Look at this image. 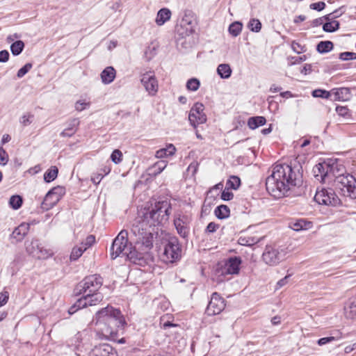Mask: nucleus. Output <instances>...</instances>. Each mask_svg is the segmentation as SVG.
Here are the masks:
<instances>
[{"label": "nucleus", "mask_w": 356, "mask_h": 356, "mask_svg": "<svg viewBox=\"0 0 356 356\" xmlns=\"http://www.w3.org/2000/svg\"><path fill=\"white\" fill-rule=\"evenodd\" d=\"M302 183V175L298 168L286 163L277 164L266 178V187L270 195L279 199L287 196L293 187Z\"/></svg>", "instance_id": "nucleus-1"}, {"label": "nucleus", "mask_w": 356, "mask_h": 356, "mask_svg": "<svg viewBox=\"0 0 356 356\" xmlns=\"http://www.w3.org/2000/svg\"><path fill=\"white\" fill-rule=\"evenodd\" d=\"M171 206L166 202H156L152 208L145 209L135 220L131 226L133 234H152L148 228L165 222L170 213Z\"/></svg>", "instance_id": "nucleus-2"}, {"label": "nucleus", "mask_w": 356, "mask_h": 356, "mask_svg": "<svg viewBox=\"0 0 356 356\" xmlns=\"http://www.w3.org/2000/svg\"><path fill=\"white\" fill-rule=\"evenodd\" d=\"M96 334L101 339L116 340L118 332L126 324L120 310L109 305L96 313Z\"/></svg>", "instance_id": "nucleus-3"}, {"label": "nucleus", "mask_w": 356, "mask_h": 356, "mask_svg": "<svg viewBox=\"0 0 356 356\" xmlns=\"http://www.w3.org/2000/svg\"><path fill=\"white\" fill-rule=\"evenodd\" d=\"M134 235L136 237L135 246L134 248L130 247L129 250L124 252V255L133 264L143 266L146 264L149 257V251L153 248L154 236L152 234Z\"/></svg>", "instance_id": "nucleus-4"}, {"label": "nucleus", "mask_w": 356, "mask_h": 356, "mask_svg": "<svg viewBox=\"0 0 356 356\" xmlns=\"http://www.w3.org/2000/svg\"><path fill=\"white\" fill-rule=\"evenodd\" d=\"M314 177L321 182H330L338 176L345 175L344 167L339 164L336 159H328L313 168Z\"/></svg>", "instance_id": "nucleus-5"}, {"label": "nucleus", "mask_w": 356, "mask_h": 356, "mask_svg": "<svg viewBox=\"0 0 356 356\" xmlns=\"http://www.w3.org/2000/svg\"><path fill=\"white\" fill-rule=\"evenodd\" d=\"M334 185L342 195L351 199L356 198V179L353 175L346 174L338 176L337 179H334Z\"/></svg>", "instance_id": "nucleus-6"}, {"label": "nucleus", "mask_w": 356, "mask_h": 356, "mask_svg": "<svg viewBox=\"0 0 356 356\" xmlns=\"http://www.w3.org/2000/svg\"><path fill=\"white\" fill-rule=\"evenodd\" d=\"M102 284L103 279L99 275H91L86 277L77 284L75 293L76 295L97 293L102 286Z\"/></svg>", "instance_id": "nucleus-7"}, {"label": "nucleus", "mask_w": 356, "mask_h": 356, "mask_svg": "<svg viewBox=\"0 0 356 356\" xmlns=\"http://www.w3.org/2000/svg\"><path fill=\"white\" fill-rule=\"evenodd\" d=\"M287 253L285 248L267 245L262 254V259L266 264L276 266L286 258Z\"/></svg>", "instance_id": "nucleus-8"}, {"label": "nucleus", "mask_w": 356, "mask_h": 356, "mask_svg": "<svg viewBox=\"0 0 356 356\" xmlns=\"http://www.w3.org/2000/svg\"><path fill=\"white\" fill-rule=\"evenodd\" d=\"M181 247L176 236L170 237L164 246L163 259L166 263H173L180 259Z\"/></svg>", "instance_id": "nucleus-9"}, {"label": "nucleus", "mask_w": 356, "mask_h": 356, "mask_svg": "<svg viewBox=\"0 0 356 356\" xmlns=\"http://www.w3.org/2000/svg\"><path fill=\"white\" fill-rule=\"evenodd\" d=\"M128 244V232L122 229L116 238L114 239L111 247V257L112 259H116L121 254L124 255L125 252L129 250Z\"/></svg>", "instance_id": "nucleus-10"}, {"label": "nucleus", "mask_w": 356, "mask_h": 356, "mask_svg": "<svg viewBox=\"0 0 356 356\" xmlns=\"http://www.w3.org/2000/svg\"><path fill=\"white\" fill-rule=\"evenodd\" d=\"M314 200L320 204L336 207L341 204V200L332 188H323L316 191Z\"/></svg>", "instance_id": "nucleus-11"}, {"label": "nucleus", "mask_w": 356, "mask_h": 356, "mask_svg": "<svg viewBox=\"0 0 356 356\" xmlns=\"http://www.w3.org/2000/svg\"><path fill=\"white\" fill-rule=\"evenodd\" d=\"M65 194V189L62 186L51 188L45 195L41 202L40 207L44 211H48L54 207Z\"/></svg>", "instance_id": "nucleus-12"}, {"label": "nucleus", "mask_w": 356, "mask_h": 356, "mask_svg": "<svg viewBox=\"0 0 356 356\" xmlns=\"http://www.w3.org/2000/svg\"><path fill=\"white\" fill-rule=\"evenodd\" d=\"M191 218L188 215L177 213L174 218V225L177 234L184 239H187L190 233Z\"/></svg>", "instance_id": "nucleus-13"}, {"label": "nucleus", "mask_w": 356, "mask_h": 356, "mask_svg": "<svg viewBox=\"0 0 356 356\" xmlns=\"http://www.w3.org/2000/svg\"><path fill=\"white\" fill-rule=\"evenodd\" d=\"M140 83L150 96H155L159 90L157 79L153 72H147L140 76Z\"/></svg>", "instance_id": "nucleus-14"}, {"label": "nucleus", "mask_w": 356, "mask_h": 356, "mask_svg": "<svg viewBox=\"0 0 356 356\" xmlns=\"http://www.w3.org/2000/svg\"><path fill=\"white\" fill-rule=\"evenodd\" d=\"M241 259L239 257H232L227 259L218 269L220 275H236L239 273Z\"/></svg>", "instance_id": "nucleus-15"}, {"label": "nucleus", "mask_w": 356, "mask_h": 356, "mask_svg": "<svg viewBox=\"0 0 356 356\" xmlns=\"http://www.w3.org/2000/svg\"><path fill=\"white\" fill-rule=\"evenodd\" d=\"M26 249L29 254L38 259H47L51 255V252L49 250L44 248L38 239H33L26 245Z\"/></svg>", "instance_id": "nucleus-16"}, {"label": "nucleus", "mask_w": 356, "mask_h": 356, "mask_svg": "<svg viewBox=\"0 0 356 356\" xmlns=\"http://www.w3.org/2000/svg\"><path fill=\"white\" fill-rule=\"evenodd\" d=\"M225 307V300L216 292L211 295L205 313L208 316L219 314Z\"/></svg>", "instance_id": "nucleus-17"}, {"label": "nucleus", "mask_w": 356, "mask_h": 356, "mask_svg": "<svg viewBox=\"0 0 356 356\" xmlns=\"http://www.w3.org/2000/svg\"><path fill=\"white\" fill-rule=\"evenodd\" d=\"M90 356H117V353L111 346L104 343L95 346Z\"/></svg>", "instance_id": "nucleus-18"}, {"label": "nucleus", "mask_w": 356, "mask_h": 356, "mask_svg": "<svg viewBox=\"0 0 356 356\" xmlns=\"http://www.w3.org/2000/svg\"><path fill=\"white\" fill-rule=\"evenodd\" d=\"M30 228V225L28 223H22L17 227H16L13 232L11 236L16 241H21L23 240L24 236L27 234Z\"/></svg>", "instance_id": "nucleus-19"}, {"label": "nucleus", "mask_w": 356, "mask_h": 356, "mask_svg": "<svg viewBox=\"0 0 356 356\" xmlns=\"http://www.w3.org/2000/svg\"><path fill=\"white\" fill-rule=\"evenodd\" d=\"M116 76V71L114 67L111 66L106 67L100 74L102 82L104 84H110L112 83Z\"/></svg>", "instance_id": "nucleus-20"}, {"label": "nucleus", "mask_w": 356, "mask_h": 356, "mask_svg": "<svg viewBox=\"0 0 356 356\" xmlns=\"http://www.w3.org/2000/svg\"><path fill=\"white\" fill-rule=\"evenodd\" d=\"M171 15L172 13L170 9L167 8H161L157 13L155 22L158 26H162L170 20Z\"/></svg>", "instance_id": "nucleus-21"}, {"label": "nucleus", "mask_w": 356, "mask_h": 356, "mask_svg": "<svg viewBox=\"0 0 356 356\" xmlns=\"http://www.w3.org/2000/svg\"><path fill=\"white\" fill-rule=\"evenodd\" d=\"M79 124V119H77V118L72 119L69 122L67 127L60 133V136L63 137H71L76 133Z\"/></svg>", "instance_id": "nucleus-22"}, {"label": "nucleus", "mask_w": 356, "mask_h": 356, "mask_svg": "<svg viewBox=\"0 0 356 356\" xmlns=\"http://www.w3.org/2000/svg\"><path fill=\"white\" fill-rule=\"evenodd\" d=\"M334 100L346 101L350 97V91L348 88H340L332 90Z\"/></svg>", "instance_id": "nucleus-23"}, {"label": "nucleus", "mask_w": 356, "mask_h": 356, "mask_svg": "<svg viewBox=\"0 0 356 356\" xmlns=\"http://www.w3.org/2000/svg\"><path fill=\"white\" fill-rule=\"evenodd\" d=\"M110 172L111 168L109 166H104L99 169L96 173L92 174L91 176V181L93 184L97 185L100 183L103 177L108 175Z\"/></svg>", "instance_id": "nucleus-24"}, {"label": "nucleus", "mask_w": 356, "mask_h": 356, "mask_svg": "<svg viewBox=\"0 0 356 356\" xmlns=\"http://www.w3.org/2000/svg\"><path fill=\"white\" fill-rule=\"evenodd\" d=\"M345 316L348 318L356 319V298H352L345 307Z\"/></svg>", "instance_id": "nucleus-25"}, {"label": "nucleus", "mask_w": 356, "mask_h": 356, "mask_svg": "<svg viewBox=\"0 0 356 356\" xmlns=\"http://www.w3.org/2000/svg\"><path fill=\"white\" fill-rule=\"evenodd\" d=\"M88 306V296H83L78 299L76 302L69 309L70 314H74L77 310Z\"/></svg>", "instance_id": "nucleus-26"}, {"label": "nucleus", "mask_w": 356, "mask_h": 356, "mask_svg": "<svg viewBox=\"0 0 356 356\" xmlns=\"http://www.w3.org/2000/svg\"><path fill=\"white\" fill-rule=\"evenodd\" d=\"M176 152V148L172 144H169L165 148H162L156 152V157L161 159L172 156Z\"/></svg>", "instance_id": "nucleus-27"}, {"label": "nucleus", "mask_w": 356, "mask_h": 356, "mask_svg": "<svg viewBox=\"0 0 356 356\" xmlns=\"http://www.w3.org/2000/svg\"><path fill=\"white\" fill-rule=\"evenodd\" d=\"M266 120L263 116L251 117L248 119V125L250 129H255L260 126L266 124Z\"/></svg>", "instance_id": "nucleus-28"}, {"label": "nucleus", "mask_w": 356, "mask_h": 356, "mask_svg": "<svg viewBox=\"0 0 356 356\" xmlns=\"http://www.w3.org/2000/svg\"><path fill=\"white\" fill-rule=\"evenodd\" d=\"M232 72V69L228 64H220L217 67V73L221 79L229 78Z\"/></svg>", "instance_id": "nucleus-29"}, {"label": "nucleus", "mask_w": 356, "mask_h": 356, "mask_svg": "<svg viewBox=\"0 0 356 356\" xmlns=\"http://www.w3.org/2000/svg\"><path fill=\"white\" fill-rule=\"evenodd\" d=\"M167 166V163L165 161H160L155 163L151 168H149V175L156 176L160 174Z\"/></svg>", "instance_id": "nucleus-30"}, {"label": "nucleus", "mask_w": 356, "mask_h": 356, "mask_svg": "<svg viewBox=\"0 0 356 356\" xmlns=\"http://www.w3.org/2000/svg\"><path fill=\"white\" fill-rule=\"evenodd\" d=\"M312 227V222L303 219H300L293 222L291 227L295 231H300L302 229H308Z\"/></svg>", "instance_id": "nucleus-31"}, {"label": "nucleus", "mask_w": 356, "mask_h": 356, "mask_svg": "<svg viewBox=\"0 0 356 356\" xmlns=\"http://www.w3.org/2000/svg\"><path fill=\"white\" fill-rule=\"evenodd\" d=\"M216 216L218 219H224L229 216L230 210L227 205H220L214 211Z\"/></svg>", "instance_id": "nucleus-32"}, {"label": "nucleus", "mask_w": 356, "mask_h": 356, "mask_svg": "<svg viewBox=\"0 0 356 356\" xmlns=\"http://www.w3.org/2000/svg\"><path fill=\"white\" fill-rule=\"evenodd\" d=\"M188 120L191 124L195 128L207 121V116L204 113L194 114L193 118H191V114L188 115Z\"/></svg>", "instance_id": "nucleus-33"}, {"label": "nucleus", "mask_w": 356, "mask_h": 356, "mask_svg": "<svg viewBox=\"0 0 356 356\" xmlns=\"http://www.w3.org/2000/svg\"><path fill=\"white\" fill-rule=\"evenodd\" d=\"M334 44L331 41H321L316 47V50L321 54H325L332 50Z\"/></svg>", "instance_id": "nucleus-34"}, {"label": "nucleus", "mask_w": 356, "mask_h": 356, "mask_svg": "<svg viewBox=\"0 0 356 356\" xmlns=\"http://www.w3.org/2000/svg\"><path fill=\"white\" fill-rule=\"evenodd\" d=\"M58 169L56 166H51L48 169L44 175V179L46 182L49 183L54 181L58 176Z\"/></svg>", "instance_id": "nucleus-35"}, {"label": "nucleus", "mask_w": 356, "mask_h": 356, "mask_svg": "<svg viewBox=\"0 0 356 356\" xmlns=\"http://www.w3.org/2000/svg\"><path fill=\"white\" fill-rule=\"evenodd\" d=\"M88 306L96 305L103 300V295L99 293H87Z\"/></svg>", "instance_id": "nucleus-36"}, {"label": "nucleus", "mask_w": 356, "mask_h": 356, "mask_svg": "<svg viewBox=\"0 0 356 356\" xmlns=\"http://www.w3.org/2000/svg\"><path fill=\"white\" fill-rule=\"evenodd\" d=\"M24 43L22 40H17L10 45V51L14 56L19 55L23 51Z\"/></svg>", "instance_id": "nucleus-37"}, {"label": "nucleus", "mask_w": 356, "mask_h": 356, "mask_svg": "<svg viewBox=\"0 0 356 356\" xmlns=\"http://www.w3.org/2000/svg\"><path fill=\"white\" fill-rule=\"evenodd\" d=\"M339 29V22L336 20L327 22L323 25V30L325 32L332 33Z\"/></svg>", "instance_id": "nucleus-38"}, {"label": "nucleus", "mask_w": 356, "mask_h": 356, "mask_svg": "<svg viewBox=\"0 0 356 356\" xmlns=\"http://www.w3.org/2000/svg\"><path fill=\"white\" fill-rule=\"evenodd\" d=\"M242 27V23L239 22H234L229 25V32L232 36L236 37L241 33Z\"/></svg>", "instance_id": "nucleus-39"}, {"label": "nucleus", "mask_w": 356, "mask_h": 356, "mask_svg": "<svg viewBox=\"0 0 356 356\" xmlns=\"http://www.w3.org/2000/svg\"><path fill=\"white\" fill-rule=\"evenodd\" d=\"M241 185V179L237 176H231L226 183L227 187L236 190Z\"/></svg>", "instance_id": "nucleus-40"}, {"label": "nucleus", "mask_w": 356, "mask_h": 356, "mask_svg": "<svg viewBox=\"0 0 356 356\" xmlns=\"http://www.w3.org/2000/svg\"><path fill=\"white\" fill-rule=\"evenodd\" d=\"M86 250V248H84L81 245L80 246L74 247L70 254V260H77Z\"/></svg>", "instance_id": "nucleus-41"}, {"label": "nucleus", "mask_w": 356, "mask_h": 356, "mask_svg": "<svg viewBox=\"0 0 356 356\" xmlns=\"http://www.w3.org/2000/svg\"><path fill=\"white\" fill-rule=\"evenodd\" d=\"M248 28L253 32L258 33L261 29V23L257 19H251L248 24Z\"/></svg>", "instance_id": "nucleus-42"}, {"label": "nucleus", "mask_w": 356, "mask_h": 356, "mask_svg": "<svg viewBox=\"0 0 356 356\" xmlns=\"http://www.w3.org/2000/svg\"><path fill=\"white\" fill-rule=\"evenodd\" d=\"M9 204L14 209H18L22 204V198L19 195H13L9 200Z\"/></svg>", "instance_id": "nucleus-43"}, {"label": "nucleus", "mask_w": 356, "mask_h": 356, "mask_svg": "<svg viewBox=\"0 0 356 356\" xmlns=\"http://www.w3.org/2000/svg\"><path fill=\"white\" fill-rule=\"evenodd\" d=\"M200 85V81L196 78H192L188 80L186 83V88L191 91H196Z\"/></svg>", "instance_id": "nucleus-44"}, {"label": "nucleus", "mask_w": 356, "mask_h": 356, "mask_svg": "<svg viewBox=\"0 0 356 356\" xmlns=\"http://www.w3.org/2000/svg\"><path fill=\"white\" fill-rule=\"evenodd\" d=\"M339 339H341V334L338 333L336 336L321 338L318 340L317 343L319 346H322L323 345L331 343V342L338 340Z\"/></svg>", "instance_id": "nucleus-45"}, {"label": "nucleus", "mask_w": 356, "mask_h": 356, "mask_svg": "<svg viewBox=\"0 0 356 356\" xmlns=\"http://www.w3.org/2000/svg\"><path fill=\"white\" fill-rule=\"evenodd\" d=\"M331 94L329 91L322 89H316L312 92V96L314 97H321L323 99H328Z\"/></svg>", "instance_id": "nucleus-46"}, {"label": "nucleus", "mask_w": 356, "mask_h": 356, "mask_svg": "<svg viewBox=\"0 0 356 356\" xmlns=\"http://www.w3.org/2000/svg\"><path fill=\"white\" fill-rule=\"evenodd\" d=\"M204 108L202 104L198 102L195 103L190 111L189 114H191V118H193L194 114L204 113L203 112Z\"/></svg>", "instance_id": "nucleus-47"}, {"label": "nucleus", "mask_w": 356, "mask_h": 356, "mask_svg": "<svg viewBox=\"0 0 356 356\" xmlns=\"http://www.w3.org/2000/svg\"><path fill=\"white\" fill-rule=\"evenodd\" d=\"M111 161L115 163H120L122 160V153L119 149H115L111 155Z\"/></svg>", "instance_id": "nucleus-48"}, {"label": "nucleus", "mask_w": 356, "mask_h": 356, "mask_svg": "<svg viewBox=\"0 0 356 356\" xmlns=\"http://www.w3.org/2000/svg\"><path fill=\"white\" fill-rule=\"evenodd\" d=\"M339 58L341 60H356V53L345 51L339 54Z\"/></svg>", "instance_id": "nucleus-49"}, {"label": "nucleus", "mask_w": 356, "mask_h": 356, "mask_svg": "<svg viewBox=\"0 0 356 356\" xmlns=\"http://www.w3.org/2000/svg\"><path fill=\"white\" fill-rule=\"evenodd\" d=\"M33 65L31 63H26L25 65H24L22 68H20L17 73V76L18 78H22L26 73L29 72V71L32 68Z\"/></svg>", "instance_id": "nucleus-50"}, {"label": "nucleus", "mask_w": 356, "mask_h": 356, "mask_svg": "<svg viewBox=\"0 0 356 356\" xmlns=\"http://www.w3.org/2000/svg\"><path fill=\"white\" fill-rule=\"evenodd\" d=\"M95 243V237L94 235H89L81 245L87 250Z\"/></svg>", "instance_id": "nucleus-51"}, {"label": "nucleus", "mask_w": 356, "mask_h": 356, "mask_svg": "<svg viewBox=\"0 0 356 356\" xmlns=\"http://www.w3.org/2000/svg\"><path fill=\"white\" fill-rule=\"evenodd\" d=\"M291 47L294 51H296L298 54H300L302 52H305L306 51V48L305 46L301 45L298 42H296L295 41L292 42Z\"/></svg>", "instance_id": "nucleus-52"}, {"label": "nucleus", "mask_w": 356, "mask_h": 356, "mask_svg": "<svg viewBox=\"0 0 356 356\" xmlns=\"http://www.w3.org/2000/svg\"><path fill=\"white\" fill-rule=\"evenodd\" d=\"M8 161V155L3 147H0V164L6 165Z\"/></svg>", "instance_id": "nucleus-53"}, {"label": "nucleus", "mask_w": 356, "mask_h": 356, "mask_svg": "<svg viewBox=\"0 0 356 356\" xmlns=\"http://www.w3.org/2000/svg\"><path fill=\"white\" fill-rule=\"evenodd\" d=\"M325 7V3L323 1H319L310 4L309 8L312 10L321 11Z\"/></svg>", "instance_id": "nucleus-54"}, {"label": "nucleus", "mask_w": 356, "mask_h": 356, "mask_svg": "<svg viewBox=\"0 0 356 356\" xmlns=\"http://www.w3.org/2000/svg\"><path fill=\"white\" fill-rule=\"evenodd\" d=\"M234 197L233 193L230 192L226 189L223 190L221 193V199L224 201H228L232 200Z\"/></svg>", "instance_id": "nucleus-55"}, {"label": "nucleus", "mask_w": 356, "mask_h": 356, "mask_svg": "<svg viewBox=\"0 0 356 356\" xmlns=\"http://www.w3.org/2000/svg\"><path fill=\"white\" fill-rule=\"evenodd\" d=\"M219 227V225L213 222H211L208 224L207 226V228L205 229L206 233H213L215 232L217 229Z\"/></svg>", "instance_id": "nucleus-56"}, {"label": "nucleus", "mask_w": 356, "mask_h": 356, "mask_svg": "<svg viewBox=\"0 0 356 356\" xmlns=\"http://www.w3.org/2000/svg\"><path fill=\"white\" fill-rule=\"evenodd\" d=\"M199 163L197 161L192 162L188 167L187 170L191 172L192 175H194L198 169Z\"/></svg>", "instance_id": "nucleus-57"}, {"label": "nucleus", "mask_w": 356, "mask_h": 356, "mask_svg": "<svg viewBox=\"0 0 356 356\" xmlns=\"http://www.w3.org/2000/svg\"><path fill=\"white\" fill-rule=\"evenodd\" d=\"M8 292L4 291L0 293V307L6 305L8 300Z\"/></svg>", "instance_id": "nucleus-58"}, {"label": "nucleus", "mask_w": 356, "mask_h": 356, "mask_svg": "<svg viewBox=\"0 0 356 356\" xmlns=\"http://www.w3.org/2000/svg\"><path fill=\"white\" fill-rule=\"evenodd\" d=\"M88 105L89 104L86 102L78 101L75 104V108L78 111H81L84 110Z\"/></svg>", "instance_id": "nucleus-59"}, {"label": "nucleus", "mask_w": 356, "mask_h": 356, "mask_svg": "<svg viewBox=\"0 0 356 356\" xmlns=\"http://www.w3.org/2000/svg\"><path fill=\"white\" fill-rule=\"evenodd\" d=\"M10 57L9 52L7 50H2L0 51V63H6Z\"/></svg>", "instance_id": "nucleus-60"}, {"label": "nucleus", "mask_w": 356, "mask_h": 356, "mask_svg": "<svg viewBox=\"0 0 356 356\" xmlns=\"http://www.w3.org/2000/svg\"><path fill=\"white\" fill-rule=\"evenodd\" d=\"M32 115H24L20 119V123L24 126H27L31 123L30 118H32Z\"/></svg>", "instance_id": "nucleus-61"}, {"label": "nucleus", "mask_w": 356, "mask_h": 356, "mask_svg": "<svg viewBox=\"0 0 356 356\" xmlns=\"http://www.w3.org/2000/svg\"><path fill=\"white\" fill-rule=\"evenodd\" d=\"M291 276V274H289L287 275H286L284 278L281 279L280 280H279L277 283V288H281L283 286H284L285 284H286L287 282H288V279Z\"/></svg>", "instance_id": "nucleus-62"}, {"label": "nucleus", "mask_w": 356, "mask_h": 356, "mask_svg": "<svg viewBox=\"0 0 356 356\" xmlns=\"http://www.w3.org/2000/svg\"><path fill=\"white\" fill-rule=\"evenodd\" d=\"M336 110L339 115H345L347 113L348 108L344 106H338Z\"/></svg>", "instance_id": "nucleus-63"}, {"label": "nucleus", "mask_w": 356, "mask_h": 356, "mask_svg": "<svg viewBox=\"0 0 356 356\" xmlns=\"http://www.w3.org/2000/svg\"><path fill=\"white\" fill-rule=\"evenodd\" d=\"M323 23V17L316 18L313 20L312 26H318L321 24H322Z\"/></svg>", "instance_id": "nucleus-64"}]
</instances>
